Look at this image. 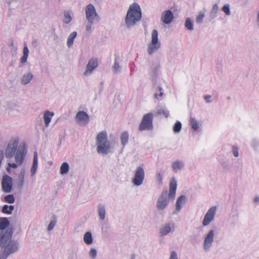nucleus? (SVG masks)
Segmentation results:
<instances>
[{"mask_svg": "<svg viewBox=\"0 0 259 259\" xmlns=\"http://www.w3.org/2000/svg\"><path fill=\"white\" fill-rule=\"evenodd\" d=\"M18 138L11 140L5 150V156L7 158H11L15 156V160L19 164H22L27 154V148L24 143L18 145Z\"/></svg>", "mask_w": 259, "mask_h": 259, "instance_id": "1", "label": "nucleus"}, {"mask_svg": "<svg viewBox=\"0 0 259 259\" xmlns=\"http://www.w3.org/2000/svg\"><path fill=\"white\" fill-rule=\"evenodd\" d=\"M12 233V230L2 231L0 233V246L9 255L17 251L19 248L18 242L11 240Z\"/></svg>", "mask_w": 259, "mask_h": 259, "instance_id": "2", "label": "nucleus"}, {"mask_svg": "<svg viewBox=\"0 0 259 259\" xmlns=\"http://www.w3.org/2000/svg\"><path fill=\"white\" fill-rule=\"evenodd\" d=\"M141 11L139 5L134 3L129 8L126 16L125 23L128 26L133 25L141 19Z\"/></svg>", "mask_w": 259, "mask_h": 259, "instance_id": "3", "label": "nucleus"}, {"mask_svg": "<svg viewBox=\"0 0 259 259\" xmlns=\"http://www.w3.org/2000/svg\"><path fill=\"white\" fill-rule=\"evenodd\" d=\"M96 141L98 153L106 154L109 152L111 147L108 141L107 134L105 131H102L98 134Z\"/></svg>", "mask_w": 259, "mask_h": 259, "instance_id": "4", "label": "nucleus"}, {"mask_svg": "<svg viewBox=\"0 0 259 259\" xmlns=\"http://www.w3.org/2000/svg\"><path fill=\"white\" fill-rule=\"evenodd\" d=\"M153 115L152 113H148L144 115L139 129L140 131L145 130H151L153 128Z\"/></svg>", "mask_w": 259, "mask_h": 259, "instance_id": "5", "label": "nucleus"}, {"mask_svg": "<svg viewBox=\"0 0 259 259\" xmlns=\"http://www.w3.org/2000/svg\"><path fill=\"white\" fill-rule=\"evenodd\" d=\"M160 44L158 39V32L156 30H153L152 33V40L149 44L148 52L151 55L160 48Z\"/></svg>", "mask_w": 259, "mask_h": 259, "instance_id": "6", "label": "nucleus"}, {"mask_svg": "<svg viewBox=\"0 0 259 259\" xmlns=\"http://www.w3.org/2000/svg\"><path fill=\"white\" fill-rule=\"evenodd\" d=\"M144 178L145 171L143 165H140L135 171V177L133 179L132 182L136 186H140L143 183Z\"/></svg>", "mask_w": 259, "mask_h": 259, "instance_id": "7", "label": "nucleus"}, {"mask_svg": "<svg viewBox=\"0 0 259 259\" xmlns=\"http://www.w3.org/2000/svg\"><path fill=\"white\" fill-rule=\"evenodd\" d=\"M2 186L3 190L9 193L11 191L12 188V179L8 175H5L2 179Z\"/></svg>", "mask_w": 259, "mask_h": 259, "instance_id": "8", "label": "nucleus"}, {"mask_svg": "<svg viewBox=\"0 0 259 259\" xmlns=\"http://www.w3.org/2000/svg\"><path fill=\"white\" fill-rule=\"evenodd\" d=\"M216 210L217 207L215 206H212L209 209L203 220L202 224L203 226H207L212 221L214 218Z\"/></svg>", "mask_w": 259, "mask_h": 259, "instance_id": "9", "label": "nucleus"}, {"mask_svg": "<svg viewBox=\"0 0 259 259\" xmlns=\"http://www.w3.org/2000/svg\"><path fill=\"white\" fill-rule=\"evenodd\" d=\"M89 116L84 111H79L75 116L76 121L81 124L85 125L89 122Z\"/></svg>", "mask_w": 259, "mask_h": 259, "instance_id": "10", "label": "nucleus"}, {"mask_svg": "<svg viewBox=\"0 0 259 259\" xmlns=\"http://www.w3.org/2000/svg\"><path fill=\"white\" fill-rule=\"evenodd\" d=\"M87 19L90 22H92L97 15L94 6L89 4L87 6L85 10Z\"/></svg>", "mask_w": 259, "mask_h": 259, "instance_id": "11", "label": "nucleus"}, {"mask_svg": "<svg viewBox=\"0 0 259 259\" xmlns=\"http://www.w3.org/2000/svg\"><path fill=\"white\" fill-rule=\"evenodd\" d=\"M98 65V63L97 59L93 58L91 59L87 65V69L84 72V74L87 75L90 74Z\"/></svg>", "mask_w": 259, "mask_h": 259, "instance_id": "12", "label": "nucleus"}, {"mask_svg": "<svg viewBox=\"0 0 259 259\" xmlns=\"http://www.w3.org/2000/svg\"><path fill=\"white\" fill-rule=\"evenodd\" d=\"M174 19V15L170 10L164 11L162 15L161 20L165 24H169Z\"/></svg>", "mask_w": 259, "mask_h": 259, "instance_id": "13", "label": "nucleus"}, {"mask_svg": "<svg viewBox=\"0 0 259 259\" xmlns=\"http://www.w3.org/2000/svg\"><path fill=\"white\" fill-rule=\"evenodd\" d=\"M213 236L214 231L213 230H211L205 237L204 242V248L205 249H208L211 245L213 240Z\"/></svg>", "mask_w": 259, "mask_h": 259, "instance_id": "14", "label": "nucleus"}, {"mask_svg": "<svg viewBox=\"0 0 259 259\" xmlns=\"http://www.w3.org/2000/svg\"><path fill=\"white\" fill-rule=\"evenodd\" d=\"M177 182L174 179L170 180L169 184V189L168 197L170 198H174L175 196L176 191L177 189Z\"/></svg>", "mask_w": 259, "mask_h": 259, "instance_id": "15", "label": "nucleus"}, {"mask_svg": "<svg viewBox=\"0 0 259 259\" xmlns=\"http://www.w3.org/2000/svg\"><path fill=\"white\" fill-rule=\"evenodd\" d=\"M164 193H162L161 196L159 198L157 206L159 209H164L167 205V202H166V199L165 198L166 195V193L165 192L164 194V196H163Z\"/></svg>", "mask_w": 259, "mask_h": 259, "instance_id": "16", "label": "nucleus"}, {"mask_svg": "<svg viewBox=\"0 0 259 259\" xmlns=\"http://www.w3.org/2000/svg\"><path fill=\"white\" fill-rule=\"evenodd\" d=\"M54 115V113L53 112H51L49 110H46L45 111L44 114V120L46 127L49 126Z\"/></svg>", "mask_w": 259, "mask_h": 259, "instance_id": "17", "label": "nucleus"}, {"mask_svg": "<svg viewBox=\"0 0 259 259\" xmlns=\"http://www.w3.org/2000/svg\"><path fill=\"white\" fill-rule=\"evenodd\" d=\"M10 222L7 218L0 219V230L2 231L11 230L10 229H7L9 226Z\"/></svg>", "mask_w": 259, "mask_h": 259, "instance_id": "18", "label": "nucleus"}, {"mask_svg": "<svg viewBox=\"0 0 259 259\" xmlns=\"http://www.w3.org/2000/svg\"><path fill=\"white\" fill-rule=\"evenodd\" d=\"M25 174V170L24 169H22L19 174L17 182V185L19 187H22L23 185Z\"/></svg>", "mask_w": 259, "mask_h": 259, "instance_id": "19", "label": "nucleus"}, {"mask_svg": "<svg viewBox=\"0 0 259 259\" xmlns=\"http://www.w3.org/2000/svg\"><path fill=\"white\" fill-rule=\"evenodd\" d=\"M129 135L126 131L123 132L121 134L120 140L122 145L124 146L128 142Z\"/></svg>", "mask_w": 259, "mask_h": 259, "instance_id": "20", "label": "nucleus"}, {"mask_svg": "<svg viewBox=\"0 0 259 259\" xmlns=\"http://www.w3.org/2000/svg\"><path fill=\"white\" fill-rule=\"evenodd\" d=\"M185 200L186 198L184 196H181L178 198L176 202V209L177 210L179 211L181 209L182 205Z\"/></svg>", "mask_w": 259, "mask_h": 259, "instance_id": "21", "label": "nucleus"}, {"mask_svg": "<svg viewBox=\"0 0 259 259\" xmlns=\"http://www.w3.org/2000/svg\"><path fill=\"white\" fill-rule=\"evenodd\" d=\"M83 240L87 244L89 245L92 244L93 242V238L91 233L90 232H86L84 235Z\"/></svg>", "mask_w": 259, "mask_h": 259, "instance_id": "22", "label": "nucleus"}, {"mask_svg": "<svg viewBox=\"0 0 259 259\" xmlns=\"http://www.w3.org/2000/svg\"><path fill=\"white\" fill-rule=\"evenodd\" d=\"M29 53V50L27 46H24L23 49V56L21 58V63H25L27 59Z\"/></svg>", "mask_w": 259, "mask_h": 259, "instance_id": "23", "label": "nucleus"}, {"mask_svg": "<svg viewBox=\"0 0 259 259\" xmlns=\"http://www.w3.org/2000/svg\"><path fill=\"white\" fill-rule=\"evenodd\" d=\"M32 78V74L31 73L24 74L22 79V82L23 84H27L30 82Z\"/></svg>", "mask_w": 259, "mask_h": 259, "instance_id": "24", "label": "nucleus"}, {"mask_svg": "<svg viewBox=\"0 0 259 259\" xmlns=\"http://www.w3.org/2000/svg\"><path fill=\"white\" fill-rule=\"evenodd\" d=\"M14 209L13 205H5L2 209V212L7 214H11L12 211Z\"/></svg>", "mask_w": 259, "mask_h": 259, "instance_id": "25", "label": "nucleus"}, {"mask_svg": "<svg viewBox=\"0 0 259 259\" xmlns=\"http://www.w3.org/2000/svg\"><path fill=\"white\" fill-rule=\"evenodd\" d=\"M69 165L67 162H63L60 167V173L62 175L65 174L68 172Z\"/></svg>", "mask_w": 259, "mask_h": 259, "instance_id": "26", "label": "nucleus"}, {"mask_svg": "<svg viewBox=\"0 0 259 259\" xmlns=\"http://www.w3.org/2000/svg\"><path fill=\"white\" fill-rule=\"evenodd\" d=\"M98 213L101 220H104L105 218V209L103 206L100 205L98 207Z\"/></svg>", "mask_w": 259, "mask_h": 259, "instance_id": "27", "label": "nucleus"}, {"mask_svg": "<svg viewBox=\"0 0 259 259\" xmlns=\"http://www.w3.org/2000/svg\"><path fill=\"white\" fill-rule=\"evenodd\" d=\"M171 230L170 225L166 224L160 230V233L162 235H164L168 233Z\"/></svg>", "mask_w": 259, "mask_h": 259, "instance_id": "28", "label": "nucleus"}, {"mask_svg": "<svg viewBox=\"0 0 259 259\" xmlns=\"http://www.w3.org/2000/svg\"><path fill=\"white\" fill-rule=\"evenodd\" d=\"M183 166V164L180 161H175L172 163V167L175 171L180 169Z\"/></svg>", "mask_w": 259, "mask_h": 259, "instance_id": "29", "label": "nucleus"}, {"mask_svg": "<svg viewBox=\"0 0 259 259\" xmlns=\"http://www.w3.org/2000/svg\"><path fill=\"white\" fill-rule=\"evenodd\" d=\"M185 25L188 30H191L193 29V23L189 18L186 19Z\"/></svg>", "mask_w": 259, "mask_h": 259, "instance_id": "30", "label": "nucleus"}, {"mask_svg": "<svg viewBox=\"0 0 259 259\" xmlns=\"http://www.w3.org/2000/svg\"><path fill=\"white\" fill-rule=\"evenodd\" d=\"M182 128V124L180 121H177L173 127V131L175 133L179 132Z\"/></svg>", "mask_w": 259, "mask_h": 259, "instance_id": "31", "label": "nucleus"}, {"mask_svg": "<svg viewBox=\"0 0 259 259\" xmlns=\"http://www.w3.org/2000/svg\"><path fill=\"white\" fill-rule=\"evenodd\" d=\"M5 201L9 203H13L15 201V198L12 194H9L5 197Z\"/></svg>", "mask_w": 259, "mask_h": 259, "instance_id": "32", "label": "nucleus"}, {"mask_svg": "<svg viewBox=\"0 0 259 259\" xmlns=\"http://www.w3.org/2000/svg\"><path fill=\"white\" fill-rule=\"evenodd\" d=\"M37 166V153L35 152L33 155V174H34Z\"/></svg>", "mask_w": 259, "mask_h": 259, "instance_id": "33", "label": "nucleus"}, {"mask_svg": "<svg viewBox=\"0 0 259 259\" xmlns=\"http://www.w3.org/2000/svg\"><path fill=\"white\" fill-rule=\"evenodd\" d=\"M65 20L64 22L65 23H69L71 21V17L69 12H65L64 14Z\"/></svg>", "mask_w": 259, "mask_h": 259, "instance_id": "34", "label": "nucleus"}, {"mask_svg": "<svg viewBox=\"0 0 259 259\" xmlns=\"http://www.w3.org/2000/svg\"><path fill=\"white\" fill-rule=\"evenodd\" d=\"M191 124L192 127L195 130H197L199 127L198 123L194 119H192L191 120Z\"/></svg>", "mask_w": 259, "mask_h": 259, "instance_id": "35", "label": "nucleus"}, {"mask_svg": "<svg viewBox=\"0 0 259 259\" xmlns=\"http://www.w3.org/2000/svg\"><path fill=\"white\" fill-rule=\"evenodd\" d=\"M204 17V14L203 13H200L197 17L196 21L197 23H200L202 22L203 19Z\"/></svg>", "mask_w": 259, "mask_h": 259, "instance_id": "36", "label": "nucleus"}, {"mask_svg": "<svg viewBox=\"0 0 259 259\" xmlns=\"http://www.w3.org/2000/svg\"><path fill=\"white\" fill-rule=\"evenodd\" d=\"M223 12L227 15H229L230 14V7L229 5H225L223 7Z\"/></svg>", "mask_w": 259, "mask_h": 259, "instance_id": "37", "label": "nucleus"}, {"mask_svg": "<svg viewBox=\"0 0 259 259\" xmlns=\"http://www.w3.org/2000/svg\"><path fill=\"white\" fill-rule=\"evenodd\" d=\"M56 224V220H53V221H52L49 226H48V229L49 231H51L53 229V228H54L55 225Z\"/></svg>", "mask_w": 259, "mask_h": 259, "instance_id": "38", "label": "nucleus"}, {"mask_svg": "<svg viewBox=\"0 0 259 259\" xmlns=\"http://www.w3.org/2000/svg\"><path fill=\"white\" fill-rule=\"evenodd\" d=\"M232 151L234 156L238 157L239 155L238 148L236 146H233Z\"/></svg>", "mask_w": 259, "mask_h": 259, "instance_id": "39", "label": "nucleus"}, {"mask_svg": "<svg viewBox=\"0 0 259 259\" xmlns=\"http://www.w3.org/2000/svg\"><path fill=\"white\" fill-rule=\"evenodd\" d=\"M97 252L96 249H91L90 251V255L91 257L94 258L96 256Z\"/></svg>", "mask_w": 259, "mask_h": 259, "instance_id": "40", "label": "nucleus"}, {"mask_svg": "<svg viewBox=\"0 0 259 259\" xmlns=\"http://www.w3.org/2000/svg\"><path fill=\"white\" fill-rule=\"evenodd\" d=\"M119 68L120 66L119 63L116 61H115L113 66V69L114 71L117 72L119 69Z\"/></svg>", "mask_w": 259, "mask_h": 259, "instance_id": "41", "label": "nucleus"}, {"mask_svg": "<svg viewBox=\"0 0 259 259\" xmlns=\"http://www.w3.org/2000/svg\"><path fill=\"white\" fill-rule=\"evenodd\" d=\"M9 255L3 250V252L0 253V259H6Z\"/></svg>", "mask_w": 259, "mask_h": 259, "instance_id": "42", "label": "nucleus"}, {"mask_svg": "<svg viewBox=\"0 0 259 259\" xmlns=\"http://www.w3.org/2000/svg\"><path fill=\"white\" fill-rule=\"evenodd\" d=\"M73 39L68 37L67 39V45L68 47H71L73 44Z\"/></svg>", "mask_w": 259, "mask_h": 259, "instance_id": "43", "label": "nucleus"}, {"mask_svg": "<svg viewBox=\"0 0 259 259\" xmlns=\"http://www.w3.org/2000/svg\"><path fill=\"white\" fill-rule=\"evenodd\" d=\"M20 165V164H19L17 162L16 163H9L8 165L9 167H11L12 168H16L18 167V165Z\"/></svg>", "mask_w": 259, "mask_h": 259, "instance_id": "44", "label": "nucleus"}, {"mask_svg": "<svg viewBox=\"0 0 259 259\" xmlns=\"http://www.w3.org/2000/svg\"><path fill=\"white\" fill-rule=\"evenodd\" d=\"M170 259H177V255L175 251H172Z\"/></svg>", "mask_w": 259, "mask_h": 259, "instance_id": "45", "label": "nucleus"}, {"mask_svg": "<svg viewBox=\"0 0 259 259\" xmlns=\"http://www.w3.org/2000/svg\"><path fill=\"white\" fill-rule=\"evenodd\" d=\"M77 33L76 32H72L69 36V37L74 40V39L76 37Z\"/></svg>", "mask_w": 259, "mask_h": 259, "instance_id": "46", "label": "nucleus"}, {"mask_svg": "<svg viewBox=\"0 0 259 259\" xmlns=\"http://www.w3.org/2000/svg\"><path fill=\"white\" fill-rule=\"evenodd\" d=\"M157 179L159 182V183L160 184H161L162 178V176L160 173H158L157 175Z\"/></svg>", "mask_w": 259, "mask_h": 259, "instance_id": "47", "label": "nucleus"}, {"mask_svg": "<svg viewBox=\"0 0 259 259\" xmlns=\"http://www.w3.org/2000/svg\"><path fill=\"white\" fill-rule=\"evenodd\" d=\"M210 98H211V96H210V95H207L204 97V99H205V100L207 102H210L209 99H210Z\"/></svg>", "mask_w": 259, "mask_h": 259, "instance_id": "48", "label": "nucleus"}, {"mask_svg": "<svg viewBox=\"0 0 259 259\" xmlns=\"http://www.w3.org/2000/svg\"><path fill=\"white\" fill-rule=\"evenodd\" d=\"M92 29L91 25H88L86 27V30L87 31H90Z\"/></svg>", "mask_w": 259, "mask_h": 259, "instance_id": "49", "label": "nucleus"}, {"mask_svg": "<svg viewBox=\"0 0 259 259\" xmlns=\"http://www.w3.org/2000/svg\"><path fill=\"white\" fill-rule=\"evenodd\" d=\"M254 201L255 202H257L259 201V197H255L254 199Z\"/></svg>", "mask_w": 259, "mask_h": 259, "instance_id": "50", "label": "nucleus"}, {"mask_svg": "<svg viewBox=\"0 0 259 259\" xmlns=\"http://www.w3.org/2000/svg\"><path fill=\"white\" fill-rule=\"evenodd\" d=\"M10 168L11 167H9V166L8 165V167H7V170L8 171H10Z\"/></svg>", "mask_w": 259, "mask_h": 259, "instance_id": "51", "label": "nucleus"}, {"mask_svg": "<svg viewBox=\"0 0 259 259\" xmlns=\"http://www.w3.org/2000/svg\"><path fill=\"white\" fill-rule=\"evenodd\" d=\"M257 22L259 23V11L257 15Z\"/></svg>", "mask_w": 259, "mask_h": 259, "instance_id": "52", "label": "nucleus"}, {"mask_svg": "<svg viewBox=\"0 0 259 259\" xmlns=\"http://www.w3.org/2000/svg\"><path fill=\"white\" fill-rule=\"evenodd\" d=\"M30 171L31 173H32V166L30 168Z\"/></svg>", "mask_w": 259, "mask_h": 259, "instance_id": "53", "label": "nucleus"}]
</instances>
